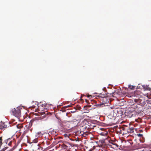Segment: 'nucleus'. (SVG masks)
<instances>
[{"label":"nucleus","instance_id":"1","mask_svg":"<svg viewBox=\"0 0 151 151\" xmlns=\"http://www.w3.org/2000/svg\"><path fill=\"white\" fill-rule=\"evenodd\" d=\"M70 144L68 142L65 141H60L57 143L56 147L59 148L61 151H65L68 149Z\"/></svg>","mask_w":151,"mask_h":151},{"label":"nucleus","instance_id":"2","mask_svg":"<svg viewBox=\"0 0 151 151\" xmlns=\"http://www.w3.org/2000/svg\"><path fill=\"white\" fill-rule=\"evenodd\" d=\"M47 105V104L45 103L43 104L40 103L38 106L39 111L41 110V111H42L40 112V115L42 116V117H45L48 114L47 111V109L46 108Z\"/></svg>","mask_w":151,"mask_h":151},{"label":"nucleus","instance_id":"3","mask_svg":"<svg viewBox=\"0 0 151 151\" xmlns=\"http://www.w3.org/2000/svg\"><path fill=\"white\" fill-rule=\"evenodd\" d=\"M121 131H123L124 134H127L133 133L134 132V128L133 127H131L127 126H125L122 127L121 128Z\"/></svg>","mask_w":151,"mask_h":151},{"label":"nucleus","instance_id":"4","mask_svg":"<svg viewBox=\"0 0 151 151\" xmlns=\"http://www.w3.org/2000/svg\"><path fill=\"white\" fill-rule=\"evenodd\" d=\"M22 108L20 107H18L16 109H12L11 112L12 114L16 117L19 118L21 115V109Z\"/></svg>","mask_w":151,"mask_h":151},{"label":"nucleus","instance_id":"5","mask_svg":"<svg viewBox=\"0 0 151 151\" xmlns=\"http://www.w3.org/2000/svg\"><path fill=\"white\" fill-rule=\"evenodd\" d=\"M100 100L102 104H98L97 105L99 106H101L105 104H107L109 103V98L107 96L104 97H101Z\"/></svg>","mask_w":151,"mask_h":151},{"label":"nucleus","instance_id":"6","mask_svg":"<svg viewBox=\"0 0 151 151\" xmlns=\"http://www.w3.org/2000/svg\"><path fill=\"white\" fill-rule=\"evenodd\" d=\"M134 109H129L128 112H127V116L129 117H133L135 114V112Z\"/></svg>","mask_w":151,"mask_h":151},{"label":"nucleus","instance_id":"7","mask_svg":"<svg viewBox=\"0 0 151 151\" xmlns=\"http://www.w3.org/2000/svg\"><path fill=\"white\" fill-rule=\"evenodd\" d=\"M143 88L145 89V90L150 91L151 88L149 87V85L143 86Z\"/></svg>","mask_w":151,"mask_h":151},{"label":"nucleus","instance_id":"8","mask_svg":"<svg viewBox=\"0 0 151 151\" xmlns=\"http://www.w3.org/2000/svg\"><path fill=\"white\" fill-rule=\"evenodd\" d=\"M134 101L135 103L138 104V105H139V103L141 102L142 100L138 98L137 99H134Z\"/></svg>","mask_w":151,"mask_h":151},{"label":"nucleus","instance_id":"9","mask_svg":"<svg viewBox=\"0 0 151 151\" xmlns=\"http://www.w3.org/2000/svg\"><path fill=\"white\" fill-rule=\"evenodd\" d=\"M137 108L138 106L136 104H134L131 108H129V109L134 110V109H136Z\"/></svg>","mask_w":151,"mask_h":151},{"label":"nucleus","instance_id":"10","mask_svg":"<svg viewBox=\"0 0 151 151\" xmlns=\"http://www.w3.org/2000/svg\"><path fill=\"white\" fill-rule=\"evenodd\" d=\"M140 93L139 92L137 91L135 92L134 94L135 96H137V97H139L141 96Z\"/></svg>","mask_w":151,"mask_h":151},{"label":"nucleus","instance_id":"11","mask_svg":"<svg viewBox=\"0 0 151 151\" xmlns=\"http://www.w3.org/2000/svg\"><path fill=\"white\" fill-rule=\"evenodd\" d=\"M4 122H1L0 123V129H4Z\"/></svg>","mask_w":151,"mask_h":151},{"label":"nucleus","instance_id":"12","mask_svg":"<svg viewBox=\"0 0 151 151\" xmlns=\"http://www.w3.org/2000/svg\"><path fill=\"white\" fill-rule=\"evenodd\" d=\"M17 128L19 129H20L23 128V126L22 124H18L17 125Z\"/></svg>","mask_w":151,"mask_h":151},{"label":"nucleus","instance_id":"13","mask_svg":"<svg viewBox=\"0 0 151 151\" xmlns=\"http://www.w3.org/2000/svg\"><path fill=\"white\" fill-rule=\"evenodd\" d=\"M105 97L106 96V95L105 93L104 94L101 93L98 96V97H99V99H100L101 97Z\"/></svg>","mask_w":151,"mask_h":151},{"label":"nucleus","instance_id":"14","mask_svg":"<svg viewBox=\"0 0 151 151\" xmlns=\"http://www.w3.org/2000/svg\"><path fill=\"white\" fill-rule=\"evenodd\" d=\"M108 134V132L106 131H104L101 133L100 134L102 136H105L106 135Z\"/></svg>","mask_w":151,"mask_h":151},{"label":"nucleus","instance_id":"15","mask_svg":"<svg viewBox=\"0 0 151 151\" xmlns=\"http://www.w3.org/2000/svg\"><path fill=\"white\" fill-rule=\"evenodd\" d=\"M135 86H131L130 85H129L128 86V88L131 90H133L134 89Z\"/></svg>","mask_w":151,"mask_h":151},{"label":"nucleus","instance_id":"16","mask_svg":"<svg viewBox=\"0 0 151 151\" xmlns=\"http://www.w3.org/2000/svg\"><path fill=\"white\" fill-rule=\"evenodd\" d=\"M3 136H1L0 134V147L2 144V138Z\"/></svg>","mask_w":151,"mask_h":151},{"label":"nucleus","instance_id":"17","mask_svg":"<svg viewBox=\"0 0 151 151\" xmlns=\"http://www.w3.org/2000/svg\"><path fill=\"white\" fill-rule=\"evenodd\" d=\"M37 135L38 137H40L43 135V134L40 132H38L37 133Z\"/></svg>","mask_w":151,"mask_h":151},{"label":"nucleus","instance_id":"18","mask_svg":"<svg viewBox=\"0 0 151 151\" xmlns=\"http://www.w3.org/2000/svg\"><path fill=\"white\" fill-rule=\"evenodd\" d=\"M48 137H50L48 134H47L44 137V138L46 140H48L49 138Z\"/></svg>","mask_w":151,"mask_h":151},{"label":"nucleus","instance_id":"19","mask_svg":"<svg viewBox=\"0 0 151 151\" xmlns=\"http://www.w3.org/2000/svg\"><path fill=\"white\" fill-rule=\"evenodd\" d=\"M141 119L140 118H138L135 119V121L138 122H140L141 121Z\"/></svg>","mask_w":151,"mask_h":151},{"label":"nucleus","instance_id":"20","mask_svg":"<svg viewBox=\"0 0 151 151\" xmlns=\"http://www.w3.org/2000/svg\"><path fill=\"white\" fill-rule=\"evenodd\" d=\"M7 148L8 147H6L4 148H3V149H2V150H0V151H4L5 150L7 149Z\"/></svg>","mask_w":151,"mask_h":151},{"label":"nucleus","instance_id":"21","mask_svg":"<svg viewBox=\"0 0 151 151\" xmlns=\"http://www.w3.org/2000/svg\"><path fill=\"white\" fill-rule=\"evenodd\" d=\"M137 135L138 137H142L143 136L142 134H137Z\"/></svg>","mask_w":151,"mask_h":151},{"label":"nucleus","instance_id":"22","mask_svg":"<svg viewBox=\"0 0 151 151\" xmlns=\"http://www.w3.org/2000/svg\"><path fill=\"white\" fill-rule=\"evenodd\" d=\"M38 140L37 139H36L33 140V142L34 143H37L38 142Z\"/></svg>","mask_w":151,"mask_h":151},{"label":"nucleus","instance_id":"23","mask_svg":"<svg viewBox=\"0 0 151 151\" xmlns=\"http://www.w3.org/2000/svg\"><path fill=\"white\" fill-rule=\"evenodd\" d=\"M4 126H3L4 129L6 128L7 127V125H6L4 123Z\"/></svg>","mask_w":151,"mask_h":151},{"label":"nucleus","instance_id":"24","mask_svg":"<svg viewBox=\"0 0 151 151\" xmlns=\"http://www.w3.org/2000/svg\"><path fill=\"white\" fill-rule=\"evenodd\" d=\"M12 141H10L9 142V143H8V145H9V146H11V145L12 144Z\"/></svg>","mask_w":151,"mask_h":151},{"label":"nucleus","instance_id":"25","mask_svg":"<svg viewBox=\"0 0 151 151\" xmlns=\"http://www.w3.org/2000/svg\"><path fill=\"white\" fill-rule=\"evenodd\" d=\"M70 105H68L67 106H65V108H67V107H70Z\"/></svg>","mask_w":151,"mask_h":151},{"label":"nucleus","instance_id":"26","mask_svg":"<svg viewBox=\"0 0 151 151\" xmlns=\"http://www.w3.org/2000/svg\"><path fill=\"white\" fill-rule=\"evenodd\" d=\"M65 137H68V135L66 134H65Z\"/></svg>","mask_w":151,"mask_h":151},{"label":"nucleus","instance_id":"27","mask_svg":"<svg viewBox=\"0 0 151 151\" xmlns=\"http://www.w3.org/2000/svg\"><path fill=\"white\" fill-rule=\"evenodd\" d=\"M52 138L51 137V138H50H50H49V139H48V140H52Z\"/></svg>","mask_w":151,"mask_h":151},{"label":"nucleus","instance_id":"28","mask_svg":"<svg viewBox=\"0 0 151 151\" xmlns=\"http://www.w3.org/2000/svg\"><path fill=\"white\" fill-rule=\"evenodd\" d=\"M86 102L87 103H88V100L86 99H85Z\"/></svg>","mask_w":151,"mask_h":151},{"label":"nucleus","instance_id":"29","mask_svg":"<svg viewBox=\"0 0 151 151\" xmlns=\"http://www.w3.org/2000/svg\"><path fill=\"white\" fill-rule=\"evenodd\" d=\"M10 138H9L7 139V140H6V142L8 141V140H10Z\"/></svg>","mask_w":151,"mask_h":151},{"label":"nucleus","instance_id":"30","mask_svg":"<svg viewBox=\"0 0 151 151\" xmlns=\"http://www.w3.org/2000/svg\"><path fill=\"white\" fill-rule=\"evenodd\" d=\"M139 132H142V130H139Z\"/></svg>","mask_w":151,"mask_h":151},{"label":"nucleus","instance_id":"31","mask_svg":"<svg viewBox=\"0 0 151 151\" xmlns=\"http://www.w3.org/2000/svg\"><path fill=\"white\" fill-rule=\"evenodd\" d=\"M128 97H131V96H130V95H128Z\"/></svg>","mask_w":151,"mask_h":151},{"label":"nucleus","instance_id":"32","mask_svg":"<svg viewBox=\"0 0 151 151\" xmlns=\"http://www.w3.org/2000/svg\"><path fill=\"white\" fill-rule=\"evenodd\" d=\"M90 96H90V95H88V97H90Z\"/></svg>","mask_w":151,"mask_h":151}]
</instances>
